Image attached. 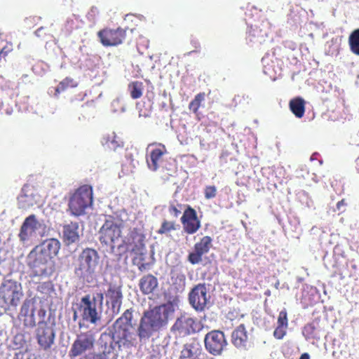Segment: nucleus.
<instances>
[{
  "instance_id": "39",
  "label": "nucleus",
  "mask_w": 359,
  "mask_h": 359,
  "mask_svg": "<svg viewBox=\"0 0 359 359\" xmlns=\"http://www.w3.org/2000/svg\"><path fill=\"white\" fill-rule=\"evenodd\" d=\"M287 327L277 325L273 331V337L277 339H282L286 334Z\"/></svg>"
},
{
  "instance_id": "24",
  "label": "nucleus",
  "mask_w": 359,
  "mask_h": 359,
  "mask_svg": "<svg viewBox=\"0 0 359 359\" xmlns=\"http://www.w3.org/2000/svg\"><path fill=\"white\" fill-rule=\"evenodd\" d=\"M63 241L66 245H69L76 243L79 238V224L70 222L63 226Z\"/></svg>"
},
{
  "instance_id": "18",
  "label": "nucleus",
  "mask_w": 359,
  "mask_h": 359,
  "mask_svg": "<svg viewBox=\"0 0 359 359\" xmlns=\"http://www.w3.org/2000/svg\"><path fill=\"white\" fill-rule=\"evenodd\" d=\"M81 307L83 310V319L94 324L100 319L97 311L95 297L91 299L90 295L82 297Z\"/></svg>"
},
{
  "instance_id": "43",
  "label": "nucleus",
  "mask_w": 359,
  "mask_h": 359,
  "mask_svg": "<svg viewBox=\"0 0 359 359\" xmlns=\"http://www.w3.org/2000/svg\"><path fill=\"white\" fill-rule=\"evenodd\" d=\"M299 359H310V355L309 353H304L301 355V356Z\"/></svg>"
},
{
  "instance_id": "44",
  "label": "nucleus",
  "mask_w": 359,
  "mask_h": 359,
  "mask_svg": "<svg viewBox=\"0 0 359 359\" xmlns=\"http://www.w3.org/2000/svg\"><path fill=\"white\" fill-rule=\"evenodd\" d=\"M97 297H99L100 301L102 302V299H103V294L102 293H98L97 294Z\"/></svg>"
},
{
  "instance_id": "35",
  "label": "nucleus",
  "mask_w": 359,
  "mask_h": 359,
  "mask_svg": "<svg viewBox=\"0 0 359 359\" xmlns=\"http://www.w3.org/2000/svg\"><path fill=\"white\" fill-rule=\"evenodd\" d=\"M13 359H36V357L28 349L16 352Z\"/></svg>"
},
{
  "instance_id": "30",
  "label": "nucleus",
  "mask_w": 359,
  "mask_h": 359,
  "mask_svg": "<svg viewBox=\"0 0 359 359\" xmlns=\"http://www.w3.org/2000/svg\"><path fill=\"white\" fill-rule=\"evenodd\" d=\"M348 44L351 51L359 55V28L353 31L349 35Z\"/></svg>"
},
{
  "instance_id": "31",
  "label": "nucleus",
  "mask_w": 359,
  "mask_h": 359,
  "mask_svg": "<svg viewBox=\"0 0 359 359\" xmlns=\"http://www.w3.org/2000/svg\"><path fill=\"white\" fill-rule=\"evenodd\" d=\"M78 86V83L71 77H66L61 81L55 88V95H58L60 93L65 91L68 88H75Z\"/></svg>"
},
{
  "instance_id": "4",
  "label": "nucleus",
  "mask_w": 359,
  "mask_h": 359,
  "mask_svg": "<svg viewBox=\"0 0 359 359\" xmlns=\"http://www.w3.org/2000/svg\"><path fill=\"white\" fill-rule=\"evenodd\" d=\"M93 203V187L88 184H83L77 188L72 193L68 202V210L71 215L79 217L83 215L86 210L91 208Z\"/></svg>"
},
{
  "instance_id": "2",
  "label": "nucleus",
  "mask_w": 359,
  "mask_h": 359,
  "mask_svg": "<svg viewBox=\"0 0 359 359\" xmlns=\"http://www.w3.org/2000/svg\"><path fill=\"white\" fill-rule=\"evenodd\" d=\"M95 336L92 331L81 332L76 335L71 345L69 356L79 359H108L105 353L93 352L95 344Z\"/></svg>"
},
{
  "instance_id": "36",
  "label": "nucleus",
  "mask_w": 359,
  "mask_h": 359,
  "mask_svg": "<svg viewBox=\"0 0 359 359\" xmlns=\"http://www.w3.org/2000/svg\"><path fill=\"white\" fill-rule=\"evenodd\" d=\"M277 325H280L281 327L288 326V319H287V311L284 309L281 311H280L277 320Z\"/></svg>"
},
{
  "instance_id": "5",
  "label": "nucleus",
  "mask_w": 359,
  "mask_h": 359,
  "mask_svg": "<svg viewBox=\"0 0 359 359\" xmlns=\"http://www.w3.org/2000/svg\"><path fill=\"white\" fill-rule=\"evenodd\" d=\"M23 294L17 282L8 280L0 287V304L6 310L16 307L20 303Z\"/></svg>"
},
{
  "instance_id": "3",
  "label": "nucleus",
  "mask_w": 359,
  "mask_h": 359,
  "mask_svg": "<svg viewBox=\"0 0 359 359\" xmlns=\"http://www.w3.org/2000/svg\"><path fill=\"white\" fill-rule=\"evenodd\" d=\"M77 262L75 273L83 281L93 283L95 279L96 269L100 262L97 251L91 248H86L79 255Z\"/></svg>"
},
{
  "instance_id": "14",
  "label": "nucleus",
  "mask_w": 359,
  "mask_h": 359,
  "mask_svg": "<svg viewBox=\"0 0 359 359\" xmlns=\"http://www.w3.org/2000/svg\"><path fill=\"white\" fill-rule=\"evenodd\" d=\"M212 239L205 236L194 245V250L188 255L187 259L191 264H197L202 261L203 255L207 254L212 246Z\"/></svg>"
},
{
  "instance_id": "40",
  "label": "nucleus",
  "mask_w": 359,
  "mask_h": 359,
  "mask_svg": "<svg viewBox=\"0 0 359 359\" xmlns=\"http://www.w3.org/2000/svg\"><path fill=\"white\" fill-rule=\"evenodd\" d=\"M13 50L12 43L7 44L0 50V60L5 58L8 54Z\"/></svg>"
},
{
  "instance_id": "6",
  "label": "nucleus",
  "mask_w": 359,
  "mask_h": 359,
  "mask_svg": "<svg viewBox=\"0 0 359 359\" xmlns=\"http://www.w3.org/2000/svg\"><path fill=\"white\" fill-rule=\"evenodd\" d=\"M122 224L110 217L106 219L99 231V240L102 244L110 245L114 248L115 243L121 237Z\"/></svg>"
},
{
  "instance_id": "41",
  "label": "nucleus",
  "mask_w": 359,
  "mask_h": 359,
  "mask_svg": "<svg viewBox=\"0 0 359 359\" xmlns=\"http://www.w3.org/2000/svg\"><path fill=\"white\" fill-rule=\"evenodd\" d=\"M347 205V203L345 199H342L337 203L336 208L339 212V213H342L345 212V207Z\"/></svg>"
},
{
  "instance_id": "17",
  "label": "nucleus",
  "mask_w": 359,
  "mask_h": 359,
  "mask_svg": "<svg viewBox=\"0 0 359 359\" xmlns=\"http://www.w3.org/2000/svg\"><path fill=\"white\" fill-rule=\"evenodd\" d=\"M156 146L149 154V158H147V163L150 170L156 171L161 163L163 161V157L168 153L165 146L161 143H151L149 144V147Z\"/></svg>"
},
{
  "instance_id": "15",
  "label": "nucleus",
  "mask_w": 359,
  "mask_h": 359,
  "mask_svg": "<svg viewBox=\"0 0 359 359\" xmlns=\"http://www.w3.org/2000/svg\"><path fill=\"white\" fill-rule=\"evenodd\" d=\"M32 304L31 300H26L23 302L20 313L22 315L25 316L24 319L25 325L28 327H34L36 324V319L34 318L35 313L37 314L39 318L38 323L40 322H46L45 318L46 316V311L42 306H40L39 309L32 308L31 310V313L29 315V308L31 304Z\"/></svg>"
},
{
  "instance_id": "12",
  "label": "nucleus",
  "mask_w": 359,
  "mask_h": 359,
  "mask_svg": "<svg viewBox=\"0 0 359 359\" xmlns=\"http://www.w3.org/2000/svg\"><path fill=\"white\" fill-rule=\"evenodd\" d=\"M205 347L212 355H219L227 345L224 334L220 330H212L204 338Z\"/></svg>"
},
{
  "instance_id": "16",
  "label": "nucleus",
  "mask_w": 359,
  "mask_h": 359,
  "mask_svg": "<svg viewBox=\"0 0 359 359\" xmlns=\"http://www.w3.org/2000/svg\"><path fill=\"white\" fill-rule=\"evenodd\" d=\"M184 231L187 234H194L201 228V224L196 211L188 205L181 217Z\"/></svg>"
},
{
  "instance_id": "1",
  "label": "nucleus",
  "mask_w": 359,
  "mask_h": 359,
  "mask_svg": "<svg viewBox=\"0 0 359 359\" xmlns=\"http://www.w3.org/2000/svg\"><path fill=\"white\" fill-rule=\"evenodd\" d=\"M174 312L175 306L171 302L144 311L135 333L132 325L133 311L127 309L113 325L112 339L119 349L136 347L137 337L140 342L148 340L154 332L160 331L167 325L170 316Z\"/></svg>"
},
{
  "instance_id": "7",
  "label": "nucleus",
  "mask_w": 359,
  "mask_h": 359,
  "mask_svg": "<svg viewBox=\"0 0 359 359\" xmlns=\"http://www.w3.org/2000/svg\"><path fill=\"white\" fill-rule=\"evenodd\" d=\"M128 28L104 27L97 32V36L104 47H114L123 44L127 39Z\"/></svg>"
},
{
  "instance_id": "10",
  "label": "nucleus",
  "mask_w": 359,
  "mask_h": 359,
  "mask_svg": "<svg viewBox=\"0 0 359 359\" xmlns=\"http://www.w3.org/2000/svg\"><path fill=\"white\" fill-rule=\"evenodd\" d=\"M170 330L176 337H184L199 331L200 325L195 318L182 315L176 319Z\"/></svg>"
},
{
  "instance_id": "38",
  "label": "nucleus",
  "mask_w": 359,
  "mask_h": 359,
  "mask_svg": "<svg viewBox=\"0 0 359 359\" xmlns=\"http://www.w3.org/2000/svg\"><path fill=\"white\" fill-rule=\"evenodd\" d=\"M204 195L206 199H211L217 195V188L215 186H206L204 189Z\"/></svg>"
},
{
  "instance_id": "27",
  "label": "nucleus",
  "mask_w": 359,
  "mask_h": 359,
  "mask_svg": "<svg viewBox=\"0 0 359 359\" xmlns=\"http://www.w3.org/2000/svg\"><path fill=\"white\" fill-rule=\"evenodd\" d=\"M134 254L135 257L132 259L133 264L137 266L140 272H144L151 269L154 263L146 260V250Z\"/></svg>"
},
{
  "instance_id": "21",
  "label": "nucleus",
  "mask_w": 359,
  "mask_h": 359,
  "mask_svg": "<svg viewBox=\"0 0 359 359\" xmlns=\"http://www.w3.org/2000/svg\"><path fill=\"white\" fill-rule=\"evenodd\" d=\"M36 251L50 260L57 255L60 249V243L56 238H48L43 241L39 245L34 248Z\"/></svg>"
},
{
  "instance_id": "42",
  "label": "nucleus",
  "mask_w": 359,
  "mask_h": 359,
  "mask_svg": "<svg viewBox=\"0 0 359 359\" xmlns=\"http://www.w3.org/2000/svg\"><path fill=\"white\" fill-rule=\"evenodd\" d=\"M315 330V327L312 324H307L304 327V332L311 334Z\"/></svg>"
},
{
  "instance_id": "26",
  "label": "nucleus",
  "mask_w": 359,
  "mask_h": 359,
  "mask_svg": "<svg viewBox=\"0 0 359 359\" xmlns=\"http://www.w3.org/2000/svg\"><path fill=\"white\" fill-rule=\"evenodd\" d=\"M102 144L106 149L116 151L118 149L123 147L124 142L114 132H111L103 136Z\"/></svg>"
},
{
  "instance_id": "8",
  "label": "nucleus",
  "mask_w": 359,
  "mask_h": 359,
  "mask_svg": "<svg viewBox=\"0 0 359 359\" xmlns=\"http://www.w3.org/2000/svg\"><path fill=\"white\" fill-rule=\"evenodd\" d=\"M145 241L146 236L141 229L133 228L124 236L122 243L118 246V248H124L126 251L133 254L145 251Z\"/></svg>"
},
{
  "instance_id": "11",
  "label": "nucleus",
  "mask_w": 359,
  "mask_h": 359,
  "mask_svg": "<svg viewBox=\"0 0 359 359\" xmlns=\"http://www.w3.org/2000/svg\"><path fill=\"white\" fill-rule=\"evenodd\" d=\"M29 266L35 276H46L50 273L52 260L33 249L28 255Z\"/></svg>"
},
{
  "instance_id": "22",
  "label": "nucleus",
  "mask_w": 359,
  "mask_h": 359,
  "mask_svg": "<svg viewBox=\"0 0 359 359\" xmlns=\"http://www.w3.org/2000/svg\"><path fill=\"white\" fill-rule=\"evenodd\" d=\"M38 225L39 223L34 215H31L27 217L23 222L20 228L19 233L20 241L25 242L29 240L38 229Z\"/></svg>"
},
{
  "instance_id": "9",
  "label": "nucleus",
  "mask_w": 359,
  "mask_h": 359,
  "mask_svg": "<svg viewBox=\"0 0 359 359\" xmlns=\"http://www.w3.org/2000/svg\"><path fill=\"white\" fill-rule=\"evenodd\" d=\"M188 300L189 304L196 311H204L208 307L210 300L205 283L196 285L189 292Z\"/></svg>"
},
{
  "instance_id": "28",
  "label": "nucleus",
  "mask_w": 359,
  "mask_h": 359,
  "mask_svg": "<svg viewBox=\"0 0 359 359\" xmlns=\"http://www.w3.org/2000/svg\"><path fill=\"white\" fill-rule=\"evenodd\" d=\"M305 104L306 102L303 98L297 97L290 101L289 107L297 118H301L305 113Z\"/></svg>"
},
{
  "instance_id": "13",
  "label": "nucleus",
  "mask_w": 359,
  "mask_h": 359,
  "mask_svg": "<svg viewBox=\"0 0 359 359\" xmlns=\"http://www.w3.org/2000/svg\"><path fill=\"white\" fill-rule=\"evenodd\" d=\"M36 330V339L41 349H50L55 342V333L53 325L47 322H40Z\"/></svg>"
},
{
  "instance_id": "25",
  "label": "nucleus",
  "mask_w": 359,
  "mask_h": 359,
  "mask_svg": "<svg viewBox=\"0 0 359 359\" xmlns=\"http://www.w3.org/2000/svg\"><path fill=\"white\" fill-rule=\"evenodd\" d=\"M248 340V332L244 324L238 325L231 334L233 344L237 348H245Z\"/></svg>"
},
{
  "instance_id": "29",
  "label": "nucleus",
  "mask_w": 359,
  "mask_h": 359,
  "mask_svg": "<svg viewBox=\"0 0 359 359\" xmlns=\"http://www.w3.org/2000/svg\"><path fill=\"white\" fill-rule=\"evenodd\" d=\"M143 90L144 85L141 81H133L128 84L130 97L134 100L139 99L142 96Z\"/></svg>"
},
{
  "instance_id": "23",
  "label": "nucleus",
  "mask_w": 359,
  "mask_h": 359,
  "mask_svg": "<svg viewBox=\"0 0 359 359\" xmlns=\"http://www.w3.org/2000/svg\"><path fill=\"white\" fill-rule=\"evenodd\" d=\"M158 282L156 277L152 274L143 276L139 280V288L143 294L152 293L158 287Z\"/></svg>"
},
{
  "instance_id": "33",
  "label": "nucleus",
  "mask_w": 359,
  "mask_h": 359,
  "mask_svg": "<svg viewBox=\"0 0 359 359\" xmlns=\"http://www.w3.org/2000/svg\"><path fill=\"white\" fill-rule=\"evenodd\" d=\"M176 224L173 221L164 220L161 227L157 231L158 234H166L172 231L176 230Z\"/></svg>"
},
{
  "instance_id": "37",
  "label": "nucleus",
  "mask_w": 359,
  "mask_h": 359,
  "mask_svg": "<svg viewBox=\"0 0 359 359\" xmlns=\"http://www.w3.org/2000/svg\"><path fill=\"white\" fill-rule=\"evenodd\" d=\"M37 291L44 294H48L53 291V285L50 282H44L37 286Z\"/></svg>"
},
{
  "instance_id": "45",
  "label": "nucleus",
  "mask_w": 359,
  "mask_h": 359,
  "mask_svg": "<svg viewBox=\"0 0 359 359\" xmlns=\"http://www.w3.org/2000/svg\"><path fill=\"white\" fill-rule=\"evenodd\" d=\"M4 79L3 76L0 75V83H1V81H4Z\"/></svg>"
},
{
  "instance_id": "19",
  "label": "nucleus",
  "mask_w": 359,
  "mask_h": 359,
  "mask_svg": "<svg viewBox=\"0 0 359 359\" xmlns=\"http://www.w3.org/2000/svg\"><path fill=\"white\" fill-rule=\"evenodd\" d=\"M201 344L196 339L184 344L179 359H205Z\"/></svg>"
},
{
  "instance_id": "20",
  "label": "nucleus",
  "mask_w": 359,
  "mask_h": 359,
  "mask_svg": "<svg viewBox=\"0 0 359 359\" xmlns=\"http://www.w3.org/2000/svg\"><path fill=\"white\" fill-rule=\"evenodd\" d=\"M107 304H110L114 313H118L122 304L123 294L121 287L110 284L105 293Z\"/></svg>"
},
{
  "instance_id": "47",
  "label": "nucleus",
  "mask_w": 359,
  "mask_h": 359,
  "mask_svg": "<svg viewBox=\"0 0 359 359\" xmlns=\"http://www.w3.org/2000/svg\"><path fill=\"white\" fill-rule=\"evenodd\" d=\"M28 187V186H24L22 190H25V188Z\"/></svg>"
},
{
  "instance_id": "46",
  "label": "nucleus",
  "mask_w": 359,
  "mask_h": 359,
  "mask_svg": "<svg viewBox=\"0 0 359 359\" xmlns=\"http://www.w3.org/2000/svg\"><path fill=\"white\" fill-rule=\"evenodd\" d=\"M4 259L1 258V257L0 256V264L2 262Z\"/></svg>"
},
{
  "instance_id": "32",
  "label": "nucleus",
  "mask_w": 359,
  "mask_h": 359,
  "mask_svg": "<svg viewBox=\"0 0 359 359\" xmlns=\"http://www.w3.org/2000/svg\"><path fill=\"white\" fill-rule=\"evenodd\" d=\"M205 93H199L197 94L189 104V110L197 114L202 102L205 100Z\"/></svg>"
},
{
  "instance_id": "34",
  "label": "nucleus",
  "mask_w": 359,
  "mask_h": 359,
  "mask_svg": "<svg viewBox=\"0 0 359 359\" xmlns=\"http://www.w3.org/2000/svg\"><path fill=\"white\" fill-rule=\"evenodd\" d=\"M182 205L178 203L171 202L168 207L169 213L175 217H177L182 212Z\"/></svg>"
}]
</instances>
